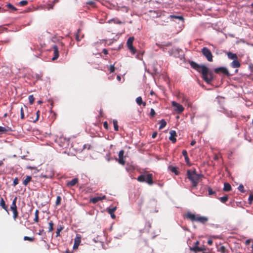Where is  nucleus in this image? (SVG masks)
Returning a JSON list of instances; mask_svg holds the SVG:
<instances>
[{"instance_id": "f257e3e1", "label": "nucleus", "mask_w": 253, "mask_h": 253, "mask_svg": "<svg viewBox=\"0 0 253 253\" xmlns=\"http://www.w3.org/2000/svg\"><path fill=\"white\" fill-rule=\"evenodd\" d=\"M191 66L198 72L201 73L204 80L207 83H211L213 80V73L205 65H199L194 61L190 63Z\"/></svg>"}, {"instance_id": "f03ea898", "label": "nucleus", "mask_w": 253, "mask_h": 253, "mask_svg": "<svg viewBox=\"0 0 253 253\" xmlns=\"http://www.w3.org/2000/svg\"><path fill=\"white\" fill-rule=\"evenodd\" d=\"M187 178L192 182V186L196 188L200 179L203 177L202 174H198L195 169L193 170H187Z\"/></svg>"}, {"instance_id": "7ed1b4c3", "label": "nucleus", "mask_w": 253, "mask_h": 253, "mask_svg": "<svg viewBox=\"0 0 253 253\" xmlns=\"http://www.w3.org/2000/svg\"><path fill=\"white\" fill-rule=\"evenodd\" d=\"M185 217L192 222L197 221L202 224H205L209 220L206 216H200L199 214H195L191 212H187Z\"/></svg>"}, {"instance_id": "20e7f679", "label": "nucleus", "mask_w": 253, "mask_h": 253, "mask_svg": "<svg viewBox=\"0 0 253 253\" xmlns=\"http://www.w3.org/2000/svg\"><path fill=\"white\" fill-rule=\"evenodd\" d=\"M137 179L140 182H146L150 185H152L154 183L153 180V174L152 173L141 174L137 177Z\"/></svg>"}, {"instance_id": "39448f33", "label": "nucleus", "mask_w": 253, "mask_h": 253, "mask_svg": "<svg viewBox=\"0 0 253 253\" xmlns=\"http://www.w3.org/2000/svg\"><path fill=\"white\" fill-rule=\"evenodd\" d=\"M201 52L204 56H205L207 60L209 62L213 61V56L211 50L207 47H204L201 49Z\"/></svg>"}, {"instance_id": "423d86ee", "label": "nucleus", "mask_w": 253, "mask_h": 253, "mask_svg": "<svg viewBox=\"0 0 253 253\" xmlns=\"http://www.w3.org/2000/svg\"><path fill=\"white\" fill-rule=\"evenodd\" d=\"M17 197H15L12 201L11 205L10 206V210L13 212V218L14 220H15L18 216V212L16 206V202H17Z\"/></svg>"}, {"instance_id": "0eeeda50", "label": "nucleus", "mask_w": 253, "mask_h": 253, "mask_svg": "<svg viewBox=\"0 0 253 253\" xmlns=\"http://www.w3.org/2000/svg\"><path fill=\"white\" fill-rule=\"evenodd\" d=\"M134 40V37H129L126 42V45L128 48L133 54H134L136 53V49L133 46V42Z\"/></svg>"}, {"instance_id": "6e6552de", "label": "nucleus", "mask_w": 253, "mask_h": 253, "mask_svg": "<svg viewBox=\"0 0 253 253\" xmlns=\"http://www.w3.org/2000/svg\"><path fill=\"white\" fill-rule=\"evenodd\" d=\"M172 106L174 108V111L178 114L181 113L184 110V108L180 104L176 102L175 101H172Z\"/></svg>"}, {"instance_id": "1a4fd4ad", "label": "nucleus", "mask_w": 253, "mask_h": 253, "mask_svg": "<svg viewBox=\"0 0 253 253\" xmlns=\"http://www.w3.org/2000/svg\"><path fill=\"white\" fill-rule=\"evenodd\" d=\"M54 56L52 58V60L54 61L58 59L59 56V49L56 45H54L52 47Z\"/></svg>"}, {"instance_id": "9d476101", "label": "nucleus", "mask_w": 253, "mask_h": 253, "mask_svg": "<svg viewBox=\"0 0 253 253\" xmlns=\"http://www.w3.org/2000/svg\"><path fill=\"white\" fill-rule=\"evenodd\" d=\"M124 153L125 152L123 150L120 151L119 152V158L118 159V163L122 165H124L126 162L124 157Z\"/></svg>"}, {"instance_id": "9b49d317", "label": "nucleus", "mask_w": 253, "mask_h": 253, "mask_svg": "<svg viewBox=\"0 0 253 253\" xmlns=\"http://www.w3.org/2000/svg\"><path fill=\"white\" fill-rule=\"evenodd\" d=\"M214 72L216 74H218L219 72L223 73L224 75L227 76H229L230 74L228 71V70L225 67H219L215 69Z\"/></svg>"}, {"instance_id": "f8f14e48", "label": "nucleus", "mask_w": 253, "mask_h": 253, "mask_svg": "<svg viewBox=\"0 0 253 253\" xmlns=\"http://www.w3.org/2000/svg\"><path fill=\"white\" fill-rule=\"evenodd\" d=\"M81 242V235L77 234L74 240V244L73 246L74 249H77L78 248Z\"/></svg>"}, {"instance_id": "ddd939ff", "label": "nucleus", "mask_w": 253, "mask_h": 253, "mask_svg": "<svg viewBox=\"0 0 253 253\" xmlns=\"http://www.w3.org/2000/svg\"><path fill=\"white\" fill-rule=\"evenodd\" d=\"M170 136L169 139L173 143H175L176 142V137L177 136L176 131L175 130H170L169 131Z\"/></svg>"}, {"instance_id": "4468645a", "label": "nucleus", "mask_w": 253, "mask_h": 253, "mask_svg": "<svg viewBox=\"0 0 253 253\" xmlns=\"http://www.w3.org/2000/svg\"><path fill=\"white\" fill-rule=\"evenodd\" d=\"M117 209V207H113L112 208H107V211L110 214L111 217L113 219H115L116 218V215L114 214V212L116 211Z\"/></svg>"}, {"instance_id": "2eb2a0df", "label": "nucleus", "mask_w": 253, "mask_h": 253, "mask_svg": "<svg viewBox=\"0 0 253 253\" xmlns=\"http://www.w3.org/2000/svg\"><path fill=\"white\" fill-rule=\"evenodd\" d=\"M78 179L77 178H75L73 179L71 181H69L67 182V186L68 187H72L75 186L78 182Z\"/></svg>"}, {"instance_id": "dca6fc26", "label": "nucleus", "mask_w": 253, "mask_h": 253, "mask_svg": "<svg viewBox=\"0 0 253 253\" xmlns=\"http://www.w3.org/2000/svg\"><path fill=\"white\" fill-rule=\"evenodd\" d=\"M106 199V196L104 195L102 197H94L93 198H91L90 199V201L92 203L95 204L97 202H98V201H101L103 199Z\"/></svg>"}, {"instance_id": "f3484780", "label": "nucleus", "mask_w": 253, "mask_h": 253, "mask_svg": "<svg viewBox=\"0 0 253 253\" xmlns=\"http://www.w3.org/2000/svg\"><path fill=\"white\" fill-rule=\"evenodd\" d=\"M190 249L191 251H193L195 252V253L200 252L205 250V248H202V247H199L197 246H194L193 247H192V248L191 247V248H190Z\"/></svg>"}, {"instance_id": "a211bd4d", "label": "nucleus", "mask_w": 253, "mask_h": 253, "mask_svg": "<svg viewBox=\"0 0 253 253\" xmlns=\"http://www.w3.org/2000/svg\"><path fill=\"white\" fill-rule=\"evenodd\" d=\"M0 206L5 211H8V207L5 204V201L3 198L0 197Z\"/></svg>"}, {"instance_id": "6ab92c4d", "label": "nucleus", "mask_w": 253, "mask_h": 253, "mask_svg": "<svg viewBox=\"0 0 253 253\" xmlns=\"http://www.w3.org/2000/svg\"><path fill=\"white\" fill-rule=\"evenodd\" d=\"M136 102L138 105H142L143 106H145L146 105V103L143 101L142 98L141 96H139L136 98Z\"/></svg>"}, {"instance_id": "aec40b11", "label": "nucleus", "mask_w": 253, "mask_h": 253, "mask_svg": "<svg viewBox=\"0 0 253 253\" xmlns=\"http://www.w3.org/2000/svg\"><path fill=\"white\" fill-rule=\"evenodd\" d=\"M231 67L232 68H239L241 66L240 63L238 61L237 59L233 60L231 64Z\"/></svg>"}, {"instance_id": "412c9836", "label": "nucleus", "mask_w": 253, "mask_h": 253, "mask_svg": "<svg viewBox=\"0 0 253 253\" xmlns=\"http://www.w3.org/2000/svg\"><path fill=\"white\" fill-rule=\"evenodd\" d=\"M228 57L230 59L236 60L238 59V56L235 53H233L231 52H228L227 53Z\"/></svg>"}, {"instance_id": "4be33fe9", "label": "nucleus", "mask_w": 253, "mask_h": 253, "mask_svg": "<svg viewBox=\"0 0 253 253\" xmlns=\"http://www.w3.org/2000/svg\"><path fill=\"white\" fill-rule=\"evenodd\" d=\"M182 154L183 156L184 157V159H185L186 163L187 164H189L190 163V160H189V159L188 156L187 151L185 150H183L182 152Z\"/></svg>"}, {"instance_id": "5701e85b", "label": "nucleus", "mask_w": 253, "mask_h": 253, "mask_svg": "<svg viewBox=\"0 0 253 253\" xmlns=\"http://www.w3.org/2000/svg\"><path fill=\"white\" fill-rule=\"evenodd\" d=\"M169 169L172 172L174 173L176 175L179 174V171L177 170V168L175 167H173L172 166H169L168 167Z\"/></svg>"}, {"instance_id": "b1692460", "label": "nucleus", "mask_w": 253, "mask_h": 253, "mask_svg": "<svg viewBox=\"0 0 253 253\" xmlns=\"http://www.w3.org/2000/svg\"><path fill=\"white\" fill-rule=\"evenodd\" d=\"M32 177L31 176L27 175L25 179L23 182V184L25 186H27L28 184L31 181Z\"/></svg>"}, {"instance_id": "393cba45", "label": "nucleus", "mask_w": 253, "mask_h": 253, "mask_svg": "<svg viewBox=\"0 0 253 253\" xmlns=\"http://www.w3.org/2000/svg\"><path fill=\"white\" fill-rule=\"evenodd\" d=\"M231 190V186L229 183H225L224 184L223 190L224 191H230Z\"/></svg>"}, {"instance_id": "a878e982", "label": "nucleus", "mask_w": 253, "mask_h": 253, "mask_svg": "<svg viewBox=\"0 0 253 253\" xmlns=\"http://www.w3.org/2000/svg\"><path fill=\"white\" fill-rule=\"evenodd\" d=\"M217 251L221 253H226L227 252L226 248L224 246H219L217 247Z\"/></svg>"}, {"instance_id": "bb28decb", "label": "nucleus", "mask_w": 253, "mask_h": 253, "mask_svg": "<svg viewBox=\"0 0 253 253\" xmlns=\"http://www.w3.org/2000/svg\"><path fill=\"white\" fill-rule=\"evenodd\" d=\"M10 130H11V128L9 127H5L0 126V132L6 133V132H8Z\"/></svg>"}, {"instance_id": "cd10ccee", "label": "nucleus", "mask_w": 253, "mask_h": 253, "mask_svg": "<svg viewBox=\"0 0 253 253\" xmlns=\"http://www.w3.org/2000/svg\"><path fill=\"white\" fill-rule=\"evenodd\" d=\"M160 126L159 127V129H161L164 128L167 125V122L164 119L160 121Z\"/></svg>"}, {"instance_id": "c85d7f7f", "label": "nucleus", "mask_w": 253, "mask_h": 253, "mask_svg": "<svg viewBox=\"0 0 253 253\" xmlns=\"http://www.w3.org/2000/svg\"><path fill=\"white\" fill-rule=\"evenodd\" d=\"M39 211L38 210H36L35 212V218L34 219V220L35 222H38L39 221Z\"/></svg>"}, {"instance_id": "c756f323", "label": "nucleus", "mask_w": 253, "mask_h": 253, "mask_svg": "<svg viewBox=\"0 0 253 253\" xmlns=\"http://www.w3.org/2000/svg\"><path fill=\"white\" fill-rule=\"evenodd\" d=\"M219 200L222 203H225L228 200V197L226 195L223 197L219 198Z\"/></svg>"}, {"instance_id": "7c9ffc66", "label": "nucleus", "mask_w": 253, "mask_h": 253, "mask_svg": "<svg viewBox=\"0 0 253 253\" xmlns=\"http://www.w3.org/2000/svg\"><path fill=\"white\" fill-rule=\"evenodd\" d=\"M48 224H49L48 232H50L52 231L53 230L54 223H53V221L51 220L49 222Z\"/></svg>"}, {"instance_id": "2f4dec72", "label": "nucleus", "mask_w": 253, "mask_h": 253, "mask_svg": "<svg viewBox=\"0 0 253 253\" xmlns=\"http://www.w3.org/2000/svg\"><path fill=\"white\" fill-rule=\"evenodd\" d=\"M170 17H171L172 18L178 19L182 21H184V18L181 16H176V15H170Z\"/></svg>"}, {"instance_id": "473e14b6", "label": "nucleus", "mask_w": 253, "mask_h": 253, "mask_svg": "<svg viewBox=\"0 0 253 253\" xmlns=\"http://www.w3.org/2000/svg\"><path fill=\"white\" fill-rule=\"evenodd\" d=\"M170 17H171L172 18L178 19L182 21H184V18L181 16H176V15H170Z\"/></svg>"}, {"instance_id": "72a5a7b5", "label": "nucleus", "mask_w": 253, "mask_h": 253, "mask_svg": "<svg viewBox=\"0 0 253 253\" xmlns=\"http://www.w3.org/2000/svg\"><path fill=\"white\" fill-rule=\"evenodd\" d=\"M63 229V227L61 226H60L59 227H58L57 229V231L56 232V236L57 237H59L60 236V232Z\"/></svg>"}, {"instance_id": "f704fd0d", "label": "nucleus", "mask_w": 253, "mask_h": 253, "mask_svg": "<svg viewBox=\"0 0 253 253\" xmlns=\"http://www.w3.org/2000/svg\"><path fill=\"white\" fill-rule=\"evenodd\" d=\"M23 239L25 241H29L30 242H33L35 241V239L34 237H28V236H24Z\"/></svg>"}, {"instance_id": "c9c22d12", "label": "nucleus", "mask_w": 253, "mask_h": 253, "mask_svg": "<svg viewBox=\"0 0 253 253\" xmlns=\"http://www.w3.org/2000/svg\"><path fill=\"white\" fill-rule=\"evenodd\" d=\"M113 125L114 126V129L115 131H118L119 126L118 125V122L117 120H113Z\"/></svg>"}, {"instance_id": "e433bc0d", "label": "nucleus", "mask_w": 253, "mask_h": 253, "mask_svg": "<svg viewBox=\"0 0 253 253\" xmlns=\"http://www.w3.org/2000/svg\"><path fill=\"white\" fill-rule=\"evenodd\" d=\"M61 197L60 196H58L56 198L55 204L56 206H59L61 204Z\"/></svg>"}, {"instance_id": "4c0bfd02", "label": "nucleus", "mask_w": 253, "mask_h": 253, "mask_svg": "<svg viewBox=\"0 0 253 253\" xmlns=\"http://www.w3.org/2000/svg\"><path fill=\"white\" fill-rule=\"evenodd\" d=\"M110 21H113L114 23L118 24H122L123 22L120 20L119 19L116 18V19H113Z\"/></svg>"}, {"instance_id": "58836bf2", "label": "nucleus", "mask_w": 253, "mask_h": 253, "mask_svg": "<svg viewBox=\"0 0 253 253\" xmlns=\"http://www.w3.org/2000/svg\"><path fill=\"white\" fill-rule=\"evenodd\" d=\"M6 6H7V8H8L9 9H11L13 11L17 10V9L13 5H12L10 3H8L6 5Z\"/></svg>"}, {"instance_id": "ea45409f", "label": "nucleus", "mask_w": 253, "mask_h": 253, "mask_svg": "<svg viewBox=\"0 0 253 253\" xmlns=\"http://www.w3.org/2000/svg\"><path fill=\"white\" fill-rule=\"evenodd\" d=\"M35 100V98L33 95H31L29 96V101L31 104L34 103Z\"/></svg>"}, {"instance_id": "a19ab883", "label": "nucleus", "mask_w": 253, "mask_h": 253, "mask_svg": "<svg viewBox=\"0 0 253 253\" xmlns=\"http://www.w3.org/2000/svg\"><path fill=\"white\" fill-rule=\"evenodd\" d=\"M20 118L22 120H23L25 118L24 112L23 107H21L20 109Z\"/></svg>"}, {"instance_id": "79ce46f5", "label": "nucleus", "mask_w": 253, "mask_h": 253, "mask_svg": "<svg viewBox=\"0 0 253 253\" xmlns=\"http://www.w3.org/2000/svg\"><path fill=\"white\" fill-rule=\"evenodd\" d=\"M27 4L28 1L27 0H22L19 2V5L21 6L26 5Z\"/></svg>"}, {"instance_id": "37998d69", "label": "nucleus", "mask_w": 253, "mask_h": 253, "mask_svg": "<svg viewBox=\"0 0 253 253\" xmlns=\"http://www.w3.org/2000/svg\"><path fill=\"white\" fill-rule=\"evenodd\" d=\"M155 115H156V113H155L154 109L153 108H151V111H150V117L153 118L155 117Z\"/></svg>"}, {"instance_id": "c03bdc74", "label": "nucleus", "mask_w": 253, "mask_h": 253, "mask_svg": "<svg viewBox=\"0 0 253 253\" xmlns=\"http://www.w3.org/2000/svg\"><path fill=\"white\" fill-rule=\"evenodd\" d=\"M81 31V30L79 29L78 30V32L76 35V39L77 41H80L81 40V39H80V32Z\"/></svg>"}, {"instance_id": "a18cd8bd", "label": "nucleus", "mask_w": 253, "mask_h": 253, "mask_svg": "<svg viewBox=\"0 0 253 253\" xmlns=\"http://www.w3.org/2000/svg\"><path fill=\"white\" fill-rule=\"evenodd\" d=\"M238 190L241 191V192L242 193H244L245 192V191H244V186L242 185V184H240L238 187Z\"/></svg>"}, {"instance_id": "49530a36", "label": "nucleus", "mask_w": 253, "mask_h": 253, "mask_svg": "<svg viewBox=\"0 0 253 253\" xmlns=\"http://www.w3.org/2000/svg\"><path fill=\"white\" fill-rule=\"evenodd\" d=\"M208 193L209 195H212L215 193V191H213L211 187L208 188Z\"/></svg>"}, {"instance_id": "de8ad7c7", "label": "nucleus", "mask_w": 253, "mask_h": 253, "mask_svg": "<svg viewBox=\"0 0 253 253\" xmlns=\"http://www.w3.org/2000/svg\"><path fill=\"white\" fill-rule=\"evenodd\" d=\"M86 4L91 5L92 6H95V2L93 1L88 0L86 2Z\"/></svg>"}, {"instance_id": "09e8293b", "label": "nucleus", "mask_w": 253, "mask_h": 253, "mask_svg": "<svg viewBox=\"0 0 253 253\" xmlns=\"http://www.w3.org/2000/svg\"><path fill=\"white\" fill-rule=\"evenodd\" d=\"M91 147V146L90 144H84V149H87V150H89Z\"/></svg>"}, {"instance_id": "8fccbe9b", "label": "nucleus", "mask_w": 253, "mask_h": 253, "mask_svg": "<svg viewBox=\"0 0 253 253\" xmlns=\"http://www.w3.org/2000/svg\"><path fill=\"white\" fill-rule=\"evenodd\" d=\"M110 72L111 73H113L114 72L115 70V68L114 67V65H111L110 67Z\"/></svg>"}, {"instance_id": "3c124183", "label": "nucleus", "mask_w": 253, "mask_h": 253, "mask_svg": "<svg viewBox=\"0 0 253 253\" xmlns=\"http://www.w3.org/2000/svg\"><path fill=\"white\" fill-rule=\"evenodd\" d=\"M19 181L17 177H16L13 180V185L15 186L18 184Z\"/></svg>"}, {"instance_id": "603ef678", "label": "nucleus", "mask_w": 253, "mask_h": 253, "mask_svg": "<svg viewBox=\"0 0 253 253\" xmlns=\"http://www.w3.org/2000/svg\"><path fill=\"white\" fill-rule=\"evenodd\" d=\"M253 201V195H250L249 197V203L250 204H251Z\"/></svg>"}, {"instance_id": "864d4df0", "label": "nucleus", "mask_w": 253, "mask_h": 253, "mask_svg": "<svg viewBox=\"0 0 253 253\" xmlns=\"http://www.w3.org/2000/svg\"><path fill=\"white\" fill-rule=\"evenodd\" d=\"M103 126L105 128H106L107 129H108V124L107 122H104L103 123Z\"/></svg>"}, {"instance_id": "5fc2aeb1", "label": "nucleus", "mask_w": 253, "mask_h": 253, "mask_svg": "<svg viewBox=\"0 0 253 253\" xmlns=\"http://www.w3.org/2000/svg\"><path fill=\"white\" fill-rule=\"evenodd\" d=\"M207 243H208V245L211 246L212 245L213 242H212V240L209 239V240H208Z\"/></svg>"}, {"instance_id": "6e6d98bb", "label": "nucleus", "mask_w": 253, "mask_h": 253, "mask_svg": "<svg viewBox=\"0 0 253 253\" xmlns=\"http://www.w3.org/2000/svg\"><path fill=\"white\" fill-rule=\"evenodd\" d=\"M102 52L106 55H107L108 53V50L106 48L103 49Z\"/></svg>"}, {"instance_id": "4d7b16f0", "label": "nucleus", "mask_w": 253, "mask_h": 253, "mask_svg": "<svg viewBox=\"0 0 253 253\" xmlns=\"http://www.w3.org/2000/svg\"><path fill=\"white\" fill-rule=\"evenodd\" d=\"M157 132H154L152 134V137L153 138H156V137L157 136Z\"/></svg>"}, {"instance_id": "13d9d810", "label": "nucleus", "mask_w": 253, "mask_h": 253, "mask_svg": "<svg viewBox=\"0 0 253 253\" xmlns=\"http://www.w3.org/2000/svg\"><path fill=\"white\" fill-rule=\"evenodd\" d=\"M40 114V111H38L37 112V119H36V121L39 120Z\"/></svg>"}, {"instance_id": "bf43d9fd", "label": "nucleus", "mask_w": 253, "mask_h": 253, "mask_svg": "<svg viewBox=\"0 0 253 253\" xmlns=\"http://www.w3.org/2000/svg\"><path fill=\"white\" fill-rule=\"evenodd\" d=\"M250 242H251L250 240H247L246 241L245 244H246V245H248L250 244Z\"/></svg>"}, {"instance_id": "052dcab7", "label": "nucleus", "mask_w": 253, "mask_h": 253, "mask_svg": "<svg viewBox=\"0 0 253 253\" xmlns=\"http://www.w3.org/2000/svg\"><path fill=\"white\" fill-rule=\"evenodd\" d=\"M195 143H196V141H195V140H193V141H192L191 142L190 144H191V145H192V146H194V145L195 144Z\"/></svg>"}, {"instance_id": "680f3d73", "label": "nucleus", "mask_w": 253, "mask_h": 253, "mask_svg": "<svg viewBox=\"0 0 253 253\" xmlns=\"http://www.w3.org/2000/svg\"><path fill=\"white\" fill-rule=\"evenodd\" d=\"M41 77H42V76H41L39 75H36V78H37V80H41Z\"/></svg>"}, {"instance_id": "e2e57ef3", "label": "nucleus", "mask_w": 253, "mask_h": 253, "mask_svg": "<svg viewBox=\"0 0 253 253\" xmlns=\"http://www.w3.org/2000/svg\"><path fill=\"white\" fill-rule=\"evenodd\" d=\"M199 244V241H196L195 243V246H198V245Z\"/></svg>"}, {"instance_id": "0e129e2a", "label": "nucleus", "mask_w": 253, "mask_h": 253, "mask_svg": "<svg viewBox=\"0 0 253 253\" xmlns=\"http://www.w3.org/2000/svg\"><path fill=\"white\" fill-rule=\"evenodd\" d=\"M117 79H118V80H119V81H120V80H121V77H120V76H118L117 77Z\"/></svg>"}, {"instance_id": "69168bd1", "label": "nucleus", "mask_w": 253, "mask_h": 253, "mask_svg": "<svg viewBox=\"0 0 253 253\" xmlns=\"http://www.w3.org/2000/svg\"><path fill=\"white\" fill-rule=\"evenodd\" d=\"M66 253H72L71 252H70L69 250H66Z\"/></svg>"}, {"instance_id": "338daca9", "label": "nucleus", "mask_w": 253, "mask_h": 253, "mask_svg": "<svg viewBox=\"0 0 253 253\" xmlns=\"http://www.w3.org/2000/svg\"><path fill=\"white\" fill-rule=\"evenodd\" d=\"M42 102V101H38V103L39 104H41Z\"/></svg>"}, {"instance_id": "774afa93", "label": "nucleus", "mask_w": 253, "mask_h": 253, "mask_svg": "<svg viewBox=\"0 0 253 253\" xmlns=\"http://www.w3.org/2000/svg\"><path fill=\"white\" fill-rule=\"evenodd\" d=\"M43 230H42V231H40V232L39 233V235H41L42 234V232Z\"/></svg>"}]
</instances>
